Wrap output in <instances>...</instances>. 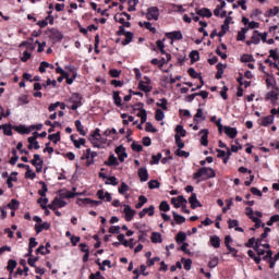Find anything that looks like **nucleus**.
<instances>
[{"instance_id":"f257e3e1","label":"nucleus","mask_w":279,"mask_h":279,"mask_svg":"<svg viewBox=\"0 0 279 279\" xmlns=\"http://www.w3.org/2000/svg\"><path fill=\"white\" fill-rule=\"evenodd\" d=\"M204 175H206V178H204V180H209L210 178H215L217 175V173H215V169H213V168L203 167V168L198 169V171L193 174V180H197Z\"/></svg>"},{"instance_id":"f03ea898","label":"nucleus","mask_w":279,"mask_h":279,"mask_svg":"<svg viewBox=\"0 0 279 279\" xmlns=\"http://www.w3.org/2000/svg\"><path fill=\"white\" fill-rule=\"evenodd\" d=\"M47 34L52 43H60L64 38V35L58 28H49Z\"/></svg>"},{"instance_id":"7ed1b4c3","label":"nucleus","mask_w":279,"mask_h":279,"mask_svg":"<svg viewBox=\"0 0 279 279\" xmlns=\"http://www.w3.org/2000/svg\"><path fill=\"white\" fill-rule=\"evenodd\" d=\"M69 104H72L70 107L71 110H77L82 106V96L80 94H73L69 99Z\"/></svg>"},{"instance_id":"20e7f679","label":"nucleus","mask_w":279,"mask_h":279,"mask_svg":"<svg viewBox=\"0 0 279 279\" xmlns=\"http://www.w3.org/2000/svg\"><path fill=\"white\" fill-rule=\"evenodd\" d=\"M158 16H160L158 7H150L147 9L146 17L148 21H158Z\"/></svg>"},{"instance_id":"39448f33","label":"nucleus","mask_w":279,"mask_h":279,"mask_svg":"<svg viewBox=\"0 0 279 279\" xmlns=\"http://www.w3.org/2000/svg\"><path fill=\"white\" fill-rule=\"evenodd\" d=\"M186 198H184V196L182 195H179L177 198L175 197H172L171 198V204H173L174 208H186Z\"/></svg>"},{"instance_id":"423d86ee","label":"nucleus","mask_w":279,"mask_h":279,"mask_svg":"<svg viewBox=\"0 0 279 279\" xmlns=\"http://www.w3.org/2000/svg\"><path fill=\"white\" fill-rule=\"evenodd\" d=\"M56 206H57L58 208H64V206H66V202H65L64 199L54 197V199L52 201V203L48 205V208H49L50 210H56Z\"/></svg>"},{"instance_id":"0eeeda50","label":"nucleus","mask_w":279,"mask_h":279,"mask_svg":"<svg viewBox=\"0 0 279 279\" xmlns=\"http://www.w3.org/2000/svg\"><path fill=\"white\" fill-rule=\"evenodd\" d=\"M125 215V221H132L134 219V215H136V210L132 209L130 205H124V210Z\"/></svg>"},{"instance_id":"6e6552de","label":"nucleus","mask_w":279,"mask_h":279,"mask_svg":"<svg viewBox=\"0 0 279 279\" xmlns=\"http://www.w3.org/2000/svg\"><path fill=\"white\" fill-rule=\"evenodd\" d=\"M189 202L193 210H195L197 206L198 208H202V203H199V201L197 199V194L192 193L191 197L189 198Z\"/></svg>"},{"instance_id":"1a4fd4ad","label":"nucleus","mask_w":279,"mask_h":279,"mask_svg":"<svg viewBox=\"0 0 279 279\" xmlns=\"http://www.w3.org/2000/svg\"><path fill=\"white\" fill-rule=\"evenodd\" d=\"M49 247H51V244L49 242H47L46 246L45 245H40L36 250V254H41V256H46V254H51V251L49 250Z\"/></svg>"},{"instance_id":"9d476101","label":"nucleus","mask_w":279,"mask_h":279,"mask_svg":"<svg viewBox=\"0 0 279 279\" xmlns=\"http://www.w3.org/2000/svg\"><path fill=\"white\" fill-rule=\"evenodd\" d=\"M166 37L169 38L170 40H182V38H183L182 32H180V31L167 33Z\"/></svg>"},{"instance_id":"9b49d317","label":"nucleus","mask_w":279,"mask_h":279,"mask_svg":"<svg viewBox=\"0 0 279 279\" xmlns=\"http://www.w3.org/2000/svg\"><path fill=\"white\" fill-rule=\"evenodd\" d=\"M223 130H225V134H227L229 138H236V134H239L235 128L223 126Z\"/></svg>"},{"instance_id":"f8f14e48","label":"nucleus","mask_w":279,"mask_h":279,"mask_svg":"<svg viewBox=\"0 0 279 279\" xmlns=\"http://www.w3.org/2000/svg\"><path fill=\"white\" fill-rule=\"evenodd\" d=\"M196 14L198 16H203V17H206V19H210V16H213V12L210 11V9H206V8L196 9Z\"/></svg>"},{"instance_id":"ddd939ff","label":"nucleus","mask_w":279,"mask_h":279,"mask_svg":"<svg viewBox=\"0 0 279 279\" xmlns=\"http://www.w3.org/2000/svg\"><path fill=\"white\" fill-rule=\"evenodd\" d=\"M137 173L141 182H147V180H149V173L147 172V168H140Z\"/></svg>"},{"instance_id":"4468645a","label":"nucleus","mask_w":279,"mask_h":279,"mask_svg":"<svg viewBox=\"0 0 279 279\" xmlns=\"http://www.w3.org/2000/svg\"><path fill=\"white\" fill-rule=\"evenodd\" d=\"M199 134H203L201 137V145L208 147V129L201 130Z\"/></svg>"},{"instance_id":"2eb2a0df","label":"nucleus","mask_w":279,"mask_h":279,"mask_svg":"<svg viewBox=\"0 0 279 279\" xmlns=\"http://www.w3.org/2000/svg\"><path fill=\"white\" fill-rule=\"evenodd\" d=\"M260 241L262 240H256V244L253 246V250H255L257 257L260 258V256H265V254H267V252L263 248H260Z\"/></svg>"},{"instance_id":"dca6fc26","label":"nucleus","mask_w":279,"mask_h":279,"mask_svg":"<svg viewBox=\"0 0 279 279\" xmlns=\"http://www.w3.org/2000/svg\"><path fill=\"white\" fill-rule=\"evenodd\" d=\"M83 206H99L102 204L101 201H93L92 198H84V199H81Z\"/></svg>"},{"instance_id":"f3484780","label":"nucleus","mask_w":279,"mask_h":279,"mask_svg":"<svg viewBox=\"0 0 279 279\" xmlns=\"http://www.w3.org/2000/svg\"><path fill=\"white\" fill-rule=\"evenodd\" d=\"M51 225L49 222H43L41 225H35V230L37 234H40L44 230H49Z\"/></svg>"},{"instance_id":"a211bd4d","label":"nucleus","mask_w":279,"mask_h":279,"mask_svg":"<svg viewBox=\"0 0 279 279\" xmlns=\"http://www.w3.org/2000/svg\"><path fill=\"white\" fill-rule=\"evenodd\" d=\"M107 167H119V160H117L114 155H110L109 159L105 161Z\"/></svg>"},{"instance_id":"6ab92c4d","label":"nucleus","mask_w":279,"mask_h":279,"mask_svg":"<svg viewBox=\"0 0 279 279\" xmlns=\"http://www.w3.org/2000/svg\"><path fill=\"white\" fill-rule=\"evenodd\" d=\"M45 125H49L50 129L48 130V133L51 134V132H54L56 128H60L62 124L58 121L51 122L50 120H47L45 122Z\"/></svg>"},{"instance_id":"aec40b11","label":"nucleus","mask_w":279,"mask_h":279,"mask_svg":"<svg viewBox=\"0 0 279 279\" xmlns=\"http://www.w3.org/2000/svg\"><path fill=\"white\" fill-rule=\"evenodd\" d=\"M272 123H274V116H266V117L262 118L260 125H263L264 128H267V126L271 125Z\"/></svg>"},{"instance_id":"412c9836","label":"nucleus","mask_w":279,"mask_h":279,"mask_svg":"<svg viewBox=\"0 0 279 279\" xmlns=\"http://www.w3.org/2000/svg\"><path fill=\"white\" fill-rule=\"evenodd\" d=\"M197 119H201V121H206V116H204V110L202 108L197 109V112L194 116L195 123H199V120Z\"/></svg>"},{"instance_id":"4be33fe9","label":"nucleus","mask_w":279,"mask_h":279,"mask_svg":"<svg viewBox=\"0 0 279 279\" xmlns=\"http://www.w3.org/2000/svg\"><path fill=\"white\" fill-rule=\"evenodd\" d=\"M13 130L19 134H29V132H32V129H28L25 125L14 126Z\"/></svg>"},{"instance_id":"5701e85b","label":"nucleus","mask_w":279,"mask_h":279,"mask_svg":"<svg viewBox=\"0 0 279 279\" xmlns=\"http://www.w3.org/2000/svg\"><path fill=\"white\" fill-rule=\"evenodd\" d=\"M172 217L175 223H178L179 226H181V223H184L186 221V218H184V216H180V214L175 211H172Z\"/></svg>"},{"instance_id":"b1692460","label":"nucleus","mask_w":279,"mask_h":279,"mask_svg":"<svg viewBox=\"0 0 279 279\" xmlns=\"http://www.w3.org/2000/svg\"><path fill=\"white\" fill-rule=\"evenodd\" d=\"M210 244L213 247L218 248L221 246V239H219L217 235H213L210 236Z\"/></svg>"},{"instance_id":"393cba45","label":"nucleus","mask_w":279,"mask_h":279,"mask_svg":"<svg viewBox=\"0 0 279 279\" xmlns=\"http://www.w3.org/2000/svg\"><path fill=\"white\" fill-rule=\"evenodd\" d=\"M39 184H41V190L38 191V195H40V197H46L47 191H49L47 183H45V181H40Z\"/></svg>"},{"instance_id":"a878e982","label":"nucleus","mask_w":279,"mask_h":279,"mask_svg":"<svg viewBox=\"0 0 279 279\" xmlns=\"http://www.w3.org/2000/svg\"><path fill=\"white\" fill-rule=\"evenodd\" d=\"M151 243H162V234L159 232H153L150 238Z\"/></svg>"},{"instance_id":"bb28decb","label":"nucleus","mask_w":279,"mask_h":279,"mask_svg":"<svg viewBox=\"0 0 279 279\" xmlns=\"http://www.w3.org/2000/svg\"><path fill=\"white\" fill-rule=\"evenodd\" d=\"M138 89L143 90V93H151V86L145 85V81H140Z\"/></svg>"},{"instance_id":"cd10ccee","label":"nucleus","mask_w":279,"mask_h":279,"mask_svg":"<svg viewBox=\"0 0 279 279\" xmlns=\"http://www.w3.org/2000/svg\"><path fill=\"white\" fill-rule=\"evenodd\" d=\"M190 59H191L192 64L195 62H199V51H197V50L191 51Z\"/></svg>"},{"instance_id":"c85d7f7f","label":"nucleus","mask_w":279,"mask_h":279,"mask_svg":"<svg viewBox=\"0 0 279 279\" xmlns=\"http://www.w3.org/2000/svg\"><path fill=\"white\" fill-rule=\"evenodd\" d=\"M17 265H19V264L16 263V260L10 259V260L8 262V266H7L8 271H10V274H14V269H16V266H17Z\"/></svg>"},{"instance_id":"c756f323","label":"nucleus","mask_w":279,"mask_h":279,"mask_svg":"<svg viewBox=\"0 0 279 279\" xmlns=\"http://www.w3.org/2000/svg\"><path fill=\"white\" fill-rule=\"evenodd\" d=\"M75 128L77 132L81 134V136H86V131H84V126L82 125V121L76 120L75 121Z\"/></svg>"},{"instance_id":"7c9ffc66","label":"nucleus","mask_w":279,"mask_h":279,"mask_svg":"<svg viewBox=\"0 0 279 279\" xmlns=\"http://www.w3.org/2000/svg\"><path fill=\"white\" fill-rule=\"evenodd\" d=\"M124 36H125V39L122 40L123 47H125V45H130V43L134 39V34L132 32L126 33V35Z\"/></svg>"},{"instance_id":"2f4dec72","label":"nucleus","mask_w":279,"mask_h":279,"mask_svg":"<svg viewBox=\"0 0 279 279\" xmlns=\"http://www.w3.org/2000/svg\"><path fill=\"white\" fill-rule=\"evenodd\" d=\"M183 267L185 271H191V265H193V260L191 258H182Z\"/></svg>"},{"instance_id":"473e14b6","label":"nucleus","mask_w":279,"mask_h":279,"mask_svg":"<svg viewBox=\"0 0 279 279\" xmlns=\"http://www.w3.org/2000/svg\"><path fill=\"white\" fill-rule=\"evenodd\" d=\"M145 204H147V197L145 195H141L138 197V203L135 205V208H143V206H145Z\"/></svg>"},{"instance_id":"72a5a7b5","label":"nucleus","mask_w":279,"mask_h":279,"mask_svg":"<svg viewBox=\"0 0 279 279\" xmlns=\"http://www.w3.org/2000/svg\"><path fill=\"white\" fill-rule=\"evenodd\" d=\"M223 77V63L217 64V73H216V80H221Z\"/></svg>"},{"instance_id":"f704fd0d","label":"nucleus","mask_w":279,"mask_h":279,"mask_svg":"<svg viewBox=\"0 0 279 279\" xmlns=\"http://www.w3.org/2000/svg\"><path fill=\"white\" fill-rule=\"evenodd\" d=\"M120 195H125V193H128V191H130V185L126 184L125 182H122L120 187L118 189Z\"/></svg>"},{"instance_id":"c9c22d12","label":"nucleus","mask_w":279,"mask_h":279,"mask_svg":"<svg viewBox=\"0 0 279 279\" xmlns=\"http://www.w3.org/2000/svg\"><path fill=\"white\" fill-rule=\"evenodd\" d=\"M19 206L20 203L16 198H13L9 204H8V208H10L11 210H19Z\"/></svg>"},{"instance_id":"e433bc0d","label":"nucleus","mask_w":279,"mask_h":279,"mask_svg":"<svg viewBox=\"0 0 279 279\" xmlns=\"http://www.w3.org/2000/svg\"><path fill=\"white\" fill-rule=\"evenodd\" d=\"M260 260H266L267 263H271V256H274V251L268 250L266 251V255H262Z\"/></svg>"},{"instance_id":"4c0bfd02","label":"nucleus","mask_w":279,"mask_h":279,"mask_svg":"<svg viewBox=\"0 0 279 279\" xmlns=\"http://www.w3.org/2000/svg\"><path fill=\"white\" fill-rule=\"evenodd\" d=\"M177 243H184L186 241V233L180 231L175 236Z\"/></svg>"},{"instance_id":"58836bf2","label":"nucleus","mask_w":279,"mask_h":279,"mask_svg":"<svg viewBox=\"0 0 279 279\" xmlns=\"http://www.w3.org/2000/svg\"><path fill=\"white\" fill-rule=\"evenodd\" d=\"M250 27L247 28H242L239 33H238V36H236V40H245V34H247Z\"/></svg>"},{"instance_id":"ea45409f","label":"nucleus","mask_w":279,"mask_h":279,"mask_svg":"<svg viewBox=\"0 0 279 279\" xmlns=\"http://www.w3.org/2000/svg\"><path fill=\"white\" fill-rule=\"evenodd\" d=\"M48 140L52 141V143H54V145H57L60 141V132L48 135Z\"/></svg>"},{"instance_id":"a19ab883","label":"nucleus","mask_w":279,"mask_h":279,"mask_svg":"<svg viewBox=\"0 0 279 279\" xmlns=\"http://www.w3.org/2000/svg\"><path fill=\"white\" fill-rule=\"evenodd\" d=\"M251 40L253 45H258V43H260V35L258 31H254V34L252 35Z\"/></svg>"},{"instance_id":"79ce46f5","label":"nucleus","mask_w":279,"mask_h":279,"mask_svg":"<svg viewBox=\"0 0 279 279\" xmlns=\"http://www.w3.org/2000/svg\"><path fill=\"white\" fill-rule=\"evenodd\" d=\"M175 132H177V134H178L179 136H181V137L186 136V130H184V126H182V125H180V124H178V125L175 126Z\"/></svg>"},{"instance_id":"37998d69","label":"nucleus","mask_w":279,"mask_h":279,"mask_svg":"<svg viewBox=\"0 0 279 279\" xmlns=\"http://www.w3.org/2000/svg\"><path fill=\"white\" fill-rule=\"evenodd\" d=\"M159 210H161L162 213H169L170 210L169 203H167V201H162L159 205Z\"/></svg>"},{"instance_id":"c03bdc74","label":"nucleus","mask_w":279,"mask_h":279,"mask_svg":"<svg viewBox=\"0 0 279 279\" xmlns=\"http://www.w3.org/2000/svg\"><path fill=\"white\" fill-rule=\"evenodd\" d=\"M175 156H179L180 158H189L191 154L185 150H182V148H179L175 150Z\"/></svg>"},{"instance_id":"a18cd8bd","label":"nucleus","mask_w":279,"mask_h":279,"mask_svg":"<svg viewBox=\"0 0 279 279\" xmlns=\"http://www.w3.org/2000/svg\"><path fill=\"white\" fill-rule=\"evenodd\" d=\"M113 101L116 106L121 108L122 104H121V96L119 95V92H113Z\"/></svg>"},{"instance_id":"49530a36","label":"nucleus","mask_w":279,"mask_h":279,"mask_svg":"<svg viewBox=\"0 0 279 279\" xmlns=\"http://www.w3.org/2000/svg\"><path fill=\"white\" fill-rule=\"evenodd\" d=\"M148 189L150 190L160 189V182H158V180H150L148 182Z\"/></svg>"},{"instance_id":"de8ad7c7","label":"nucleus","mask_w":279,"mask_h":279,"mask_svg":"<svg viewBox=\"0 0 279 279\" xmlns=\"http://www.w3.org/2000/svg\"><path fill=\"white\" fill-rule=\"evenodd\" d=\"M247 254H248L250 258H253L257 265L260 264V257L256 256V253H254V251L248 250Z\"/></svg>"},{"instance_id":"09e8293b","label":"nucleus","mask_w":279,"mask_h":279,"mask_svg":"<svg viewBox=\"0 0 279 279\" xmlns=\"http://www.w3.org/2000/svg\"><path fill=\"white\" fill-rule=\"evenodd\" d=\"M157 48L159 49L160 53L162 56H165V53H167V51L165 50V41L162 40H157L156 41Z\"/></svg>"},{"instance_id":"8fccbe9b","label":"nucleus","mask_w":279,"mask_h":279,"mask_svg":"<svg viewBox=\"0 0 279 279\" xmlns=\"http://www.w3.org/2000/svg\"><path fill=\"white\" fill-rule=\"evenodd\" d=\"M270 101H278V94L274 90L269 92L266 96Z\"/></svg>"},{"instance_id":"3c124183","label":"nucleus","mask_w":279,"mask_h":279,"mask_svg":"<svg viewBox=\"0 0 279 279\" xmlns=\"http://www.w3.org/2000/svg\"><path fill=\"white\" fill-rule=\"evenodd\" d=\"M155 119L156 121H162V119H165V111H162V109H157Z\"/></svg>"},{"instance_id":"603ef678","label":"nucleus","mask_w":279,"mask_h":279,"mask_svg":"<svg viewBox=\"0 0 279 279\" xmlns=\"http://www.w3.org/2000/svg\"><path fill=\"white\" fill-rule=\"evenodd\" d=\"M162 159V154L158 153L157 155H153V160H150V165H158Z\"/></svg>"},{"instance_id":"864d4df0","label":"nucleus","mask_w":279,"mask_h":279,"mask_svg":"<svg viewBox=\"0 0 279 279\" xmlns=\"http://www.w3.org/2000/svg\"><path fill=\"white\" fill-rule=\"evenodd\" d=\"M252 221L255 223V228H265V223H263V220L260 218H252Z\"/></svg>"},{"instance_id":"5fc2aeb1","label":"nucleus","mask_w":279,"mask_h":279,"mask_svg":"<svg viewBox=\"0 0 279 279\" xmlns=\"http://www.w3.org/2000/svg\"><path fill=\"white\" fill-rule=\"evenodd\" d=\"M145 130L147 132H151L153 134H156V132H158V129L154 128V124H151V122H146Z\"/></svg>"},{"instance_id":"6e6d98bb","label":"nucleus","mask_w":279,"mask_h":279,"mask_svg":"<svg viewBox=\"0 0 279 279\" xmlns=\"http://www.w3.org/2000/svg\"><path fill=\"white\" fill-rule=\"evenodd\" d=\"M49 66H51L49 62L43 61L39 66V73H45L47 71L46 69H49Z\"/></svg>"},{"instance_id":"4d7b16f0","label":"nucleus","mask_w":279,"mask_h":279,"mask_svg":"<svg viewBox=\"0 0 279 279\" xmlns=\"http://www.w3.org/2000/svg\"><path fill=\"white\" fill-rule=\"evenodd\" d=\"M2 130L5 136H12V125L3 124Z\"/></svg>"},{"instance_id":"13d9d810","label":"nucleus","mask_w":279,"mask_h":279,"mask_svg":"<svg viewBox=\"0 0 279 279\" xmlns=\"http://www.w3.org/2000/svg\"><path fill=\"white\" fill-rule=\"evenodd\" d=\"M39 162H43V159L40 158V155L35 154L34 159L31 160V163L33 165V167H36Z\"/></svg>"},{"instance_id":"bf43d9fd","label":"nucleus","mask_w":279,"mask_h":279,"mask_svg":"<svg viewBox=\"0 0 279 279\" xmlns=\"http://www.w3.org/2000/svg\"><path fill=\"white\" fill-rule=\"evenodd\" d=\"M174 138L179 149H184V142L182 141V138L178 134L174 135Z\"/></svg>"},{"instance_id":"052dcab7","label":"nucleus","mask_w":279,"mask_h":279,"mask_svg":"<svg viewBox=\"0 0 279 279\" xmlns=\"http://www.w3.org/2000/svg\"><path fill=\"white\" fill-rule=\"evenodd\" d=\"M279 260V254L277 253L275 256H270V265L269 268L274 269L276 267V262Z\"/></svg>"},{"instance_id":"680f3d73","label":"nucleus","mask_w":279,"mask_h":279,"mask_svg":"<svg viewBox=\"0 0 279 279\" xmlns=\"http://www.w3.org/2000/svg\"><path fill=\"white\" fill-rule=\"evenodd\" d=\"M187 73L190 76L193 77V80H197L202 74H198L197 71H195L193 68H190L187 70Z\"/></svg>"},{"instance_id":"e2e57ef3","label":"nucleus","mask_w":279,"mask_h":279,"mask_svg":"<svg viewBox=\"0 0 279 279\" xmlns=\"http://www.w3.org/2000/svg\"><path fill=\"white\" fill-rule=\"evenodd\" d=\"M99 136H101V134H99V129H96L94 131V133L92 134V136L89 137V141H99Z\"/></svg>"},{"instance_id":"0e129e2a","label":"nucleus","mask_w":279,"mask_h":279,"mask_svg":"<svg viewBox=\"0 0 279 279\" xmlns=\"http://www.w3.org/2000/svg\"><path fill=\"white\" fill-rule=\"evenodd\" d=\"M241 60H242L243 62H254V57H253L252 54H243V56L241 57Z\"/></svg>"},{"instance_id":"69168bd1","label":"nucleus","mask_w":279,"mask_h":279,"mask_svg":"<svg viewBox=\"0 0 279 279\" xmlns=\"http://www.w3.org/2000/svg\"><path fill=\"white\" fill-rule=\"evenodd\" d=\"M131 147L133 151H143V145L136 144V142H133Z\"/></svg>"},{"instance_id":"338daca9","label":"nucleus","mask_w":279,"mask_h":279,"mask_svg":"<svg viewBox=\"0 0 279 279\" xmlns=\"http://www.w3.org/2000/svg\"><path fill=\"white\" fill-rule=\"evenodd\" d=\"M160 101L161 102H157L158 108H162V110H168L166 98H161Z\"/></svg>"},{"instance_id":"774afa93","label":"nucleus","mask_w":279,"mask_h":279,"mask_svg":"<svg viewBox=\"0 0 279 279\" xmlns=\"http://www.w3.org/2000/svg\"><path fill=\"white\" fill-rule=\"evenodd\" d=\"M256 241H258V239L256 238H251L247 243H245L246 247H254V245H256Z\"/></svg>"}]
</instances>
